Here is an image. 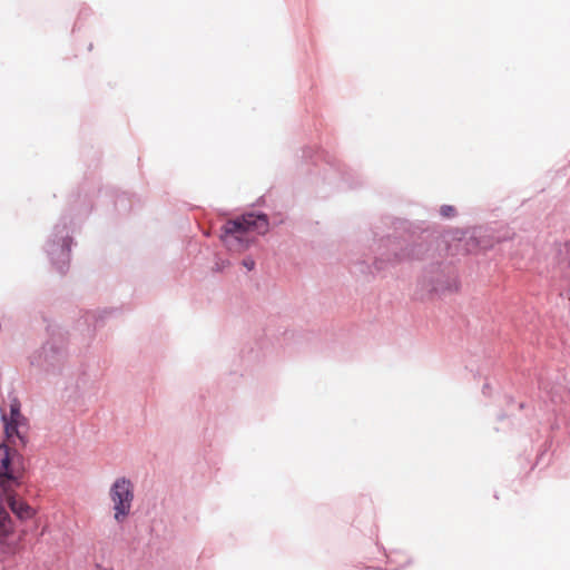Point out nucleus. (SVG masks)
<instances>
[{
    "mask_svg": "<svg viewBox=\"0 0 570 570\" xmlns=\"http://www.w3.org/2000/svg\"><path fill=\"white\" fill-rule=\"evenodd\" d=\"M268 220L265 215L246 214L226 222L223 226L222 239L235 252H242L253 242L250 234L264 235L268 232Z\"/></svg>",
    "mask_w": 570,
    "mask_h": 570,
    "instance_id": "obj_1",
    "label": "nucleus"
},
{
    "mask_svg": "<svg viewBox=\"0 0 570 570\" xmlns=\"http://www.w3.org/2000/svg\"><path fill=\"white\" fill-rule=\"evenodd\" d=\"M1 420L4 425L6 439L9 443L17 446H24L27 443L28 420L21 413V404L17 397L10 403V414L1 411Z\"/></svg>",
    "mask_w": 570,
    "mask_h": 570,
    "instance_id": "obj_2",
    "label": "nucleus"
},
{
    "mask_svg": "<svg viewBox=\"0 0 570 570\" xmlns=\"http://www.w3.org/2000/svg\"><path fill=\"white\" fill-rule=\"evenodd\" d=\"M110 499L114 503L115 519L122 522L129 514L134 500V487L125 478L117 479L110 489Z\"/></svg>",
    "mask_w": 570,
    "mask_h": 570,
    "instance_id": "obj_3",
    "label": "nucleus"
},
{
    "mask_svg": "<svg viewBox=\"0 0 570 570\" xmlns=\"http://www.w3.org/2000/svg\"><path fill=\"white\" fill-rule=\"evenodd\" d=\"M14 455L16 453L12 454L9 446L0 445V476L4 492H9L12 484H19L22 476V471L13 463Z\"/></svg>",
    "mask_w": 570,
    "mask_h": 570,
    "instance_id": "obj_4",
    "label": "nucleus"
},
{
    "mask_svg": "<svg viewBox=\"0 0 570 570\" xmlns=\"http://www.w3.org/2000/svg\"><path fill=\"white\" fill-rule=\"evenodd\" d=\"M6 493L8 497V503H9L11 511L19 519H29L32 517L33 511L30 505H28L24 501L10 495L9 492H6Z\"/></svg>",
    "mask_w": 570,
    "mask_h": 570,
    "instance_id": "obj_5",
    "label": "nucleus"
},
{
    "mask_svg": "<svg viewBox=\"0 0 570 570\" xmlns=\"http://www.w3.org/2000/svg\"><path fill=\"white\" fill-rule=\"evenodd\" d=\"M12 531V523L8 512L0 507V542H2Z\"/></svg>",
    "mask_w": 570,
    "mask_h": 570,
    "instance_id": "obj_6",
    "label": "nucleus"
},
{
    "mask_svg": "<svg viewBox=\"0 0 570 570\" xmlns=\"http://www.w3.org/2000/svg\"><path fill=\"white\" fill-rule=\"evenodd\" d=\"M440 213H441V215L443 217L450 218V217H453L455 215V208L453 206H450V205H443L440 208Z\"/></svg>",
    "mask_w": 570,
    "mask_h": 570,
    "instance_id": "obj_7",
    "label": "nucleus"
},
{
    "mask_svg": "<svg viewBox=\"0 0 570 570\" xmlns=\"http://www.w3.org/2000/svg\"><path fill=\"white\" fill-rule=\"evenodd\" d=\"M243 266L247 268L248 271H252L255 266V262L252 258H245L243 261Z\"/></svg>",
    "mask_w": 570,
    "mask_h": 570,
    "instance_id": "obj_8",
    "label": "nucleus"
}]
</instances>
